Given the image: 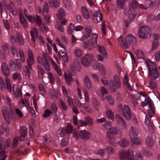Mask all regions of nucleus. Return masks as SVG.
I'll list each match as a JSON object with an SVG mask.
<instances>
[{"label":"nucleus","instance_id":"f257e3e1","mask_svg":"<svg viewBox=\"0 0 160 160\" xmlns=\"http://www.w3.org/2000/svg\"><path fill=\"white\" fill-rule=\"evenodd\" d=\"M118 43L125 48L128 47L131 44H134L137 42L136 38L132 34H128L124 38L120 36L118 39Z\"/></svg>","mask_w":160,"mask_h":160},{"label":"nucleus","instance_id":"f03ea898","mask_svg":"<svg viewBox=\"0 0 160 160\" xmlns=\"http://www.w3.org/2000/svg\"><path fill=\"white\" fill-rule=\"evenodd\" d=\"M118 135L120 137L122 136L120 130L116 127H112L109 128V131H107L106 134V137L108 138L109 143L114 146H116L117 143L115 142V138L112 136V134Z\"/></svg>","mask_w":160,"mask_h":160},{"label":"nucleus","instance_id":"7ed1b4c3","mask_svg":"<svg viewBox=\"0 0 160 160\" xmlns=\"http://www.w3.org/2000/svg\"><path fill=\"white\" fill-rule=\"evenodd\" d=\"M113 79L110 81L109 86L110 91L114 92L121 88V81L119 76L117 75L113 76Z\"/></svg>","mask_w":160,"mask_h":160},{"label":"nucleus","instance_id":"20e7f679","mask_svg":"<svg viewBox=\"0 0 160 160\" xmlns=\"http://www.w3.org/2000/svg\"><path fill=\"white\" fill-rule=\"evenodd\" d=\"M119 155L122 160H132V157L134 156V152L131 149L127 151L122 149L119 151Z\"/></svg>","mask_w":160,"mask_h":160},{"label":"nucleus","instance_id":"39448f33","mask_svg":"<svg viewBox=\"0 0 160 160\" xmlns=\"http://www.w3.org/2000/svg\"><path fill=\"white\" fill-rule=\"evenodd\" d=\"M93 61V55L91 53H88L82 58L81 62L82 65L86 67H88Z\"/></svg>","mask_w":160,"mask_h":160},{"label":"nucleus","instance_id":"423d86ee","mask_svg":"<svg viewBox=\"0 0 160 160\" xmlns=\"http://www.w3.org/2000/svg\"><path fill=\"white\" fill-rule=\"evenodd\" d=\"M150 28L146 26H143L140 28L138 30V36L140 38L142 39L147 38L150 36L151 34Z\"/></svg>","mask_w":160,"mask_h":160},{"label":"nucleus","instance_id":"0eeeda50","mask_svg":"<svg viewBox=\"0 0 160 160\" xmlns=\"http://www.w3.org/2000/svg\"><path fill=\"white\" fill-rule=\"evenodd\" d=\"M98 35L95 33H92V37L90 41H88L87 42H84L82 44V47L85 48H87L89 46L90 42L91 48H89V50H91L92 48L95 47L97 43V39Z\"/></svg>","mask_w":160,"mask_h":160},{"label":"nucleus","instance_id":"6e6552de","mask_svg":"<svg viewBox=\"0 0 160 160\" xmlns=\"http://www.w3.org/2000/svg\"><path fill=\"white\" fill-rule=\"evenodd\" d=\"M37 60L38 63L42 64L43 65L44 68L47 71H49L50 70L48 61L45 53H43L42 54V58H41L39 56H38Z\"/></svg>","mask_w":160,"mask_h":160},{"label":"nucleus","instance_id":"1a4fd4ad","mask_svg":"<svg viewBox=\"0 0 160 160\" xmlns=\"http://www.w3.org/2000/svg\"><path fill=\"white\" fill-rule=\"evenodd\" d=\"M92 17L95 23H99L102 20V15L98 9L94 10L92 12Z\"/></svg>","mask_w":160,"mask_h":160},{"label":"nucleus","instance_id":"9d476101","mask_svg":"<svg viewBox=\"0 0 160 160\" xmlns=\"http://www.w3.org/2000/svg\"><path fill=\"white\" fill-rule=\"evenodd\" d=\"M49 7L48 3L45 2L43 6V14L45 21L47 23L49 22L50 18L48 14Z\"/></svg>","mask_w":160,"mask_h":160},{"label":"nucleus","instance_id":"9b49d317","mask_svg":"<svg viewBox=\"0 0 160 160\" xmlns=\"http://www.w3.org/2000/svg\"><path fill=\"white\" fill-rule=\"evenodd\" d=\"M91 32V27L88 25H87L85 27V31L82 33V36L80 38V40L83 41L87 39L90 36Z\"/></svg>","mask_w":160,"mask_h":160},{"label":"nucleus","instance_id":"f8f14e48","mask_svg":"<svg viewBox=\"0 0 160 160\" xmlns=\"http://www.w3.org/2000/svg\"><path fill=\"white\" fill-rule=\"evenodd\" d=\"M2 112L5 120L9 124L10 122L11 117L8 108L6 106L3 107Z\"/></svg>","mask_w":160,"mask_h":160},{"label":"nucleus","instance_id":"ddd939ff","mask_svg":"<svg viewBox=\"0 0 160 160\" xmlns=\"http://www.w3.org/2000/svg\"><path fill=\"white\" fill-rule=\"evenodd\" d=\"M56 41L58 46L64 49L66 48V46L68 44V39L66 37H62L61 41L58 38H56Z\"/></svg>","mask_w":160,"mask_h":160},{"label":"nucleus","instance_id":"4468645a","mask_svg":"<svg viewBox=\"0 0 160 160\" xmlns=\"http://www.w3.org/2000/svg\"><path fill=\"white\" fill-rule=\"evenodd\" d=\"M83 18L88 20L91 17L90 13L88 8L85 6H82L80 9Z\"/></svg>","mask_w":160,"mask_h":160},{"label":"nucleus","instance_id":"2eb2a0df","mask_svg":"<svg viewBox=\"0 0 160 160\" xmlns=\"http://www.w3.org/2000/svg\"><path fill=\"white\" fill-rule=\"evenodd\" d=\"M29 59H27L28 66L30 69H32V65L34 63V56L32 51L31 49H29L28 51Z\"/></svg>","mask_w":160,"mask_h":160},{"label":"nucleus","instance_id":"dca6fc26","mask_svg":"<svg viewBox=\"0 0 160 160\" xmlns=\"http://www.w3.org/2000/svg\"><path fill=\"white\" fill-rule=\"evenodd\" d=\"M122 114L126 119L129 120L131 118V113L129 107L125 105L122 109Z\"/></svg>","mask_w":160,"mask_h":160},{"label":"nucleus","instance_id":"f3484780","mask_svg":"<svg viewBox=\"0 0 160 160\" xmlns=\"http://www.w3.org/2000/svg\"><path fill=\"white\" fill-rule=\"evenodd\" d=\"M100 92L101 93H99V91H97V94L100 97L101 99L103 101L105 100L106 98L104 96V94H108V92L106 88L104 87H102L100 88Z\"/></svg>","mask_w":160,"mask_h":160},{"label":"nucleus","instance_id":"a211bd4d","mask_svg":"<svg viewBox=\"0 0 160 160\" xmlns=\"http://www.w3.org/2000/svg\"><path fill=\"white\" fill-rule=\"evenodd\" d=\"M19 12L20 22L24 28H27L28 26V24L27 20L23 15L22 11L21 9H19Z\"/></svg>","mask_w":160,"mask_h":160},{"label":"nucleus","instance_id":"6ab92c4d","mask_svg":"<svg viewBox=\"0 0 160 160\" xmlns=\"http://www.w3.org/2000/svg\"><path fill=\"white\" fill-rule=\"evenodd\" d=\"M11 140L8 139L6 141L3 138L0 139V149H5L7 147H8L10 145Z\"/></svg>","mask_w":160,"mask_h":160},{"label":"nucleus","instance_id":"aec40b11","mask_svg":"<svg viewBox=\"0 0 160 160\" xmlns=\"http://www.w3.org/2000/svg\"><path fill=\"white\" fill-rule=\"evenodd\" d=\"M2 73L5 76H8L10 75V72L7 64L2 62L1 64Z\"/></svg>","mask_w":160,"mask_h":160},{"label":"nucleus","instance_id":"412c9836","mask_svg":"<svg viewBox=\"0 0 160 160\" xmlns=\"http://www.w3.org/2000/svg\"><path fill=\"white\" fill-rule=\"evenodd\" d=\"M125 13L126 15H128L129 19L132 20L134 18L136 12L133 9L130 10L128 8H127L125 9Z\"/></svg>","mask_w":160,"mask_h":160},{"label":"nucleus","instance_id":"4be33fe9","mask_svg":"<svg viewBox=\"0 0 160 160\" xmlns=\"http://www.w3.org/2000/svg\"><path fill=\"white\" fill-rule=\"evenodd\" d=\"M80 138L84 140L88 139L91 137V134L89 132L86 130L80 131Z\"/></svg>","mask_w":160,"mask_h":160},{"label":"nucleus","instance_id":"5701e85b","mask_svg":"<svg viewBox=\"0 0 160 160\" xmlns=\"http://www.w3.org/2000/svg\"><path fill=\"white\" fill-rule=\"evenodd\" d=\"M145 63L148 67L149 71L157 68L155 62H152L149 59H147Z\"/></svg>","mask_w":160,"mask_h":160},{"label":"nucleus","instance_id":"b1692460","mask_svg":"<svg viewBox=\"0 0 160 160\" xmlns=\"http://www.w3.org/2000/svg\"><path fill=\"white\" fill-rule=\"evenodd\" d=\"M149 77L152 80H155L159 76L157 68L149 71Z\"/></svg>","mask_w":160,"mask_h":160},{"label":"nucleus","instance_id":"393cba45","mask_svg":"<svg viewBox=\"0 0 160 160\" xmlns=\"http://www.w3.org/2000/svg\"><path fill=\"white\" fill-rule=\"evenodd\" d=\"M116 118L120 125L121 126V128L122 129H125L126 127V125L124 119L122 117L118 114L116 115Z\"/></svg>","mask_w":160,"mask_h":160},{"label":"nucleus","instance_id":"a878e982","mask_svg":"<svg viewBox=\"0 0 160 160\" xmlns=\"http://www.w3.org/2000/svg\"><path fill=\"white\" fill-rule=\"evenodd\" d=\"M139 133V130L136 127H132L129 130V136L132 137L137 136Z\"/></svg>","mask_w":160,"mask_h":160},{"label":"nucleus","instance_id":"bb28decb","mask_svg":"<svg viewBox=\"0 0 160 160\" xmlns=\"http://www.w3.org/2000/svg\"><path fill=\"white\" fill-rule=\"evenodd\" d=\"M80 67L79 62L77 59H74L72 62V66L71 67L72 70L74 71V70H79Z\"/></svg>","mask_w":160,"mask_h":160},{"label":"nucleus","instance_id":"cd10ccee","mask_svg":"<svg viewBox=\"0 0 160 160\" xmlns=\"http://www.w3.org/2000/svg\"><path fill=\"white\" fill-rule=\"evenodd\" d=\"M153 2L150 0H145L143 4H140L139 8L146 9L151 6Z\"/></svg>","mask_w":160,"mask_h":160},{"label":"nucleus","instance_id":"c85d7f7f","mask_svg":"<svg viewBox=\"0 0 160 160\" xmlns=\"http://www.w3.org/2000/svg\"><path fill=\"white\" fill-rule=\"evenodd\" d=\"M1 130L2 133L5 136L8 135L9 133V129L6 123L3 122L1 127Z\"/></svg>","mask_w":160,"mask_h":160},{"label":"nucleus","instance_id":"c756f323","mask_svg":"<svg viewBox=\"0 0 160 160\" xmlns=\"http://www.w3.org/2000/svg\"><path fill=\"white\" fill-rule=\"evenodd\" d=\"M49 60L51 61L55 70L57 72L58 75L60 76H61L62 74V73L60 68L56 64L55 62L52 59L50 58Z\"/></svg>","mask_w":160,"mask_h":160},{"label":"nucleus","instance_id":"7c9ffc66","mask_svg":"<svg viewBox=\"0 0 160 160\" xmlns=\"http://www.w3.org/2000/svg\"><path fill=\"white\" fill-rule=\"evenodd\" d=\"M31 35L32 41L35 43V38H38V32L36 28H34L31 31Z\"/></svg>","mask_w":160,"mask_h":160},{"label":"nucleus","instance_id":"2f4dec72","mask_svg":"<svg viewBox=\"0 0 160 160\" xmlns=\"http://www.w3.org/2000/svg\"><path fill=\"white\" fill-rule=\"evenodd\" d=\"M84 83L86 87L88 89H90L92 87V82L89 77L88 76L84 78Z\"/></svg>","mask_w":160,"mask_h":160},{"label":"nucleus","instance_id":"473e14b6","mask_svg":"<svg viewBox=\"0 0 160 160\" xmlns=\"http://www.w3.org/2000/svg\"><path fill=\"white\" fill-rule=\"evenodd\" d=\"M146 145L149 148H151L153 146L154 142L152 137L151 136H148L146 140Z\"/></svg>","mask_w":160,"mask_h":160},{"label":"nucleus","instance_id":"72a5a7b5","mask_svg":"<svg viewBox=\"0 0 160 160\" xmlns=\"http://www.w3.org/2000/svg\"><path fill=\"white\" fill-rule=\"evenodd\" d=\"M27 129L26 127L24 126L21 127L20 129V139L21 141L23 140L22 138L24 137L27 134Z\"/></svg>","mask_w":160,"mask_h":160},{"label":"nucleus","instance_id":"f704fd0d","mask_svg":"<svg viewBox=\"0 0 160 160\" xmlns=\"http://www.w3.org/2000/svg\"><path fill=\"white\" fill-rule=\"evenodd\" d=\"M48 2L50 7L57 8L60 6V2L58 0H49Z\"/></svg>","mask_w":160,"mask_h":160},{"label":"nucleus","instance_id":"c9c22d12","mask_svg":"<svg viewBox=\"0 0 160 160\" xmlns=\"http://www.w3.org/2000/svg\"><path fill=\"white\" fill-rule=\"evenodd\" d=\"M137 57L139 58L144 60L145 59V54L144 52L141 49H138L137 50L136 52Z\"/></svg>","mask_w":160,"mask_h":160},{"label":"nucleus","instance_id":"e433bc0d","mask_svg":"<svg viewBox=\"0 0 160 160\" xmlns=\"http://www.w3.org/2000/svg\"><path fill=\"white\" fill-rule=\"evenodd\" d=\"M75 29L74 25L72 23H70L67 28V33L69 35H71Z\"/></svg>","mask_w":160,"mask_h":160},{"label":"nucleus","instance_id":"4c0bfd02","mask_svg":"<svg viewBox=\"0 0 160 160\" xmlns=\"http://www.w3.org/2000/svg\"><path fill=\"white\" fill-rule=\"evenodd\" d=\"M12 78L14 80H16L18 79L19 81V82H22V78L20 74L17 72H15L12 75Z\"/></svg>","mask_w":160,"mask_h":160},{"label":"nucleus","instance_id":"58836bf2","mask_svg":"<svg viewBox=\"0 0 160 160\" xmlns=\"http://www.w3.org/2000/svg\"><path fill=\"white\" fill-rule=\"evenodd\" d=\"M64 77L66 83L69 85H70L71 82L73 81L71 74L69 73L68 75L67 73L65 72L64 73Z\"/></svg>","mask_w":160,"mask_h":160},{"label":"nucleus","instance_id":"ea45409f","mask_svg":"<svg viewBox=\"0 0 160 160\" xmlns=\"http://www.w3.org/2000/svg\"><path fill=\"white\" fill-rule=\"evenodd\" d=\"M140 4L138 3L135 0H132V1L129 4V8L130 10H131L136 8L138 6L139 7Z\"/></svg>","mask_w":160,"mask_h":160},{"label":"nucleus","instance_id":"a19ab883","mask_svg":"<svg viewBox=\"0 0 160 160\" xmlns=\"http://www.w3.org/2000/svg\"><path fill=\"white\" fill-rule=\"evenodd\" d=\"M129 143V141L124 138L122 139L118 143L119 145L123 148H125L128 146Z\"/></svg>","mask_w":160,"mask_h":160},{"label":"nucleus","instance_id":"79ce46f5","mask_svg":"<svg viewBox=\"0 0 160 160\" xmlns=\"http://www.w3.org/2000/svg\"><path fill=\"white\" fill-rule=\"evenodd\" d=\"M142 104L143 107L147 105H148L149 107L152 106V100L148 97L145 98L144 102H142Z\"/></svg>","mask_w":160,"mask_h":160},{"label":"nucleus","instance_id":"37998d69","mask_svg":"<svg viewBox=\"0 0 160 160\" xmlns=\"http://www.w3.org/2000/svg\"><path fill=\"white\" fill-rule=\"evenodd\" d=\"M59 53L64 62H67L68 61V58L67 54L62 50L59 51Z\"/></svg>","mask_w":160,"mask_h":160},{"label":"nucleus","instance_id":"c03bdc74","mask_svg":"<svg viewBox=\"0 0 160 160\" xmlns=\"http://www.w3.org/2000/svg\"><path fill=\"white\" fill-rule=\"evenodd\" d=\"M5 81L7 90L9 92H11L12 90V88L10 79L8 78L7 77L5 78Z\"/></svg>","mask_w":160,"mask_h":160},{"label":"nucleus","instance_id":"a18cd8bd","mask_svg":"<svg viewBox=\"0 0 160 160\" xmlns=\"http://www.w3.org/2000/svg\"><path fill=\"white\" fill-rule=\"evenodd\" d=\"M66 133L65 128H61L57 132V136L58 137H62L64 136Z\"/></svg>","mask_w":160,"mask_h":160},{"label":"nucleus","instance_id":"49530a36","mask_svg":"<svg viewBox=\"0 0 160 160\" xmlns=\"http://www.w3.org/2000/svg\"><path fill=\"white\" fill-rule=\"evenodd\" d=\"M82 107L88 113H91L92 112V108H91L90 105L87 103H84L82 106Z\"/></svg>","mask_w":160,"mask_h":160},{"label":"nucleus","instance_id":"de8ad7c7","mask_svg":"<svg viewBox=\"0 0 160 160\" xmlns=\"http://www.w3.org/2000/svg\"><path fill=\"white\" fill-rule=\"evenodd\" d=\"M107 117L109 119L113 120L114 119V115L112 111L110 110H108L106 111Z\"/></svg>","mask_w":160,"mask_h":160},{"label":"nucleus","instance_id":"09e8293b","mask_svg":"<svg viewBox=\"0 0 160 160\" xmlns=\"http://www.w3.org/2000/svg\"><path fill=\"white\" fill-rule=\"evenodd\" d=\"M98 48L99 52L103 55V57L106 58L107 53L104 48L102 46H98Z\"/></svg>","mask_w":160,"mask_h":160},{"label":"nucleus","instance_id":"8fccbe9b","mask_svg":"<svg viewBox=\"0 0 160 160\" xmlns=\"http://www.w3.org/2000/svg\"><path fill=\"white\" fill-rule=\"evenodd\" d=\"M131 141L133 144L137 145H140L142 143V141L141 140L137 137L134 138H131Z\"/></svg>","mask_w":160,"mask_h":160},{"label":"nucleus","instance_id":"3c124183","mask_svg":"<svg viewBox=\"0 0 160 160\" xmlns=\"http://www.w3.org/2000/svg\"><path fill=\"white\" fill-rule=\"evenodd\" d=\"M123 82L124 84L126 85L127 88L129 90H131L132 88L130 85L129 83L128 82V76L125 75L124 77V78L123 80Z\"/></svg>","mask_w":160,"mask_h":160},{"label":"nucleus","instance_id":"603ef678","mask_svg":"<svg viewBox=\"0 0 160 160\" xmlns=\"http://www.w3.org/2000/svg\"><path fill=\"white\" fill-rule=\"evenodd\" d=\"M65 8L68 10H70L72 8L71 3L68 0H62Z\"/></svg>","mask_w":160,"mask_h":160},{"label":"nucleus","instance_id":"864d4df0","mask_svg":"<svg viewBox=\"0 0 160 160\" xmlns=\"http://www.w3.org/2000/svg\"><path fill=\"white\" fill-rule=\"evenodd\" d=\"M6 89L5 82L2 77L0 76V89L2 91H4Z\"/></svg>","mask_w":160,"mask_h":160},{"label":"nucleus","instance_id":"5fc2aeb1","mask_svg":"<svg viewBox=\"0 0 160 160\" xmlns=\"http://www.w3.org/2000/svg\"><path fill=\"white\" fill-rule=\"evenodd\" d=\"M17 39L19 43L21 45H23L24 44L23 38L22 36L19 33L16 34Z\"/></svg>","mask_w":160,"mask_h":160},{"label":"nucleus","instance_id":"6e6d98bb","mask_svg":"<svg viewBox=\"0 0 160 160\" xmlns=\"http://www.w3.org/2000/svg\"><path fill=\"white\" fill-rule=\"evenodd\" d=\"M132 158V160H142L143 159L142 155L139 152L136 153Z\"/></svg>","mask_w":160,"mask_h":160},{"label":"nucleus","instance_id":"4d7b16f0","mask_svg":"<svg viewBox=\"0 0 160 160\" xmlns=\"http://www.w3.org/2000/svg\"><path fill=\"white\" fill-rule=\"evenodd\" d=\"M92 103L93 108L97 111L99 109V105L98 102L95 98H93L92 99Z\"/></svg>","mask_w":160,"mask_h":160},{"label":"nucleus","instance_id":"13d9d810","mask_svg":"<svg viewBox=\"0 0 160 160\" xmlns=\"http://www.w3.org/2000/svg\"><path fill=\"white\" fill-rule=\"evenodd\" d=\"M13 91L17 97L20 96L22 95V91L21 89L19 88H15L14 86L13 87Z\"/></svg>","mask_w":160,"mask_h":160},{"label":"nucleus","instance_id":"bf43d9fd","mask_svg":"<svg viewBox=\"0 0 160 160\" xmlns=\"http://www.w3.org/2000/svg\"><path fill=\"white\" fill-rule=\"evenodd\" d=\"M2 49L3 52L6 54H8L9 52V48L8 43L3 44L2 46Z\"/></svg>","mask_w":160,"mask_h":160},{"label":"nucleus","instance_id":"052dcab7","mask_svg":"<svg viewBox=\"0 0 160 160\" xmlns=\"http://www.w3.org/2000/svg\"><path fill=\"white\" fill-rule=\"evenodd\" d=\"M61 113H60L58 114L57 113L54 114V117L53 118L54 121L56 123H58L61 120L60 115Z\"/></svg>","mask_w":160,"mask_h":160},{"label":"nucleus","instance_id":"680f3d73","mask_svg":"<svg viewBox=\"0 0 160 160\" xmlns=\"http://www.w3.org/2000/svg\"><path fill=\"white\" fill-rule=\"evenodd\" d=\"M58 18L64 17L66 15L65 10L62 8H60L58 10Z\"/></svg>","mask_w":160,"mask_h":160},{"label":"nucleus","instance_id":"e2e57ef3","mask_svg":"<svg viewBox=\"0 0 160 160\" xmlns=\"http://www.w3.org/2000/svg\"><path fill=\"white\" fill-rule=\"evenodd\" d=\"M85 120L88 125L91 126L92 125L93 122V120L90 117H86L85 118Z\"/></svg>","mask_w":160,"mask_h":160},{"label":"nucleus","instance_id":"0e129e2a","mask_svg":"<svg viewBox=\"0 0 160 160\" xmlns=\"http://www.w3.org/2000/svg\"><path fill=\"white\" fill-rule=\"evenodd\" d=\"M38 88L41 94L42 95H45L46 94V91L43 85L41 84H39Z\"/></svg>","mask_w":160,"mask_h":160},{"label":"nucleus","instance_id":"69168bd1","mask_svg":"<svg viewBox=\"0 0 160 160\" xmlns=\"http://www.w3.org/2000/svg\"><path fill=\"white\" fill-rule=\"evenodd\" d=\"M107 154L109 155L113 154L115 152L114 149L111 146L108 147L107 148Z\"/></svg>","mask_w":160,"mask_h":160},{"label":"nucleus","instance_id":"338daca9","mask_svg":"<svg viewBox=\"0 0 160 160\" xmlns=\"http://www.w3.org/2000/svg\"><path fill=\"white\" fill-rule=\"evenodd\" d=\"M66 130V133H67L69 134H71L72 132V127L70 124H68L66 127L65 129Z\"/></svg>","mask_w":160,"mask_h":160},{"label":"nucleus","instance_id":"774afa93","mask_svg":"<svg viewBox=\"0 0 160 160\" xmlns=\"http://www.w3.org/2000/svg\"><path fill=\"white\" fill-rule=\"evenodd\" d=\"M11 52L14 57H17L18 56V53L16 48L14 47L11 48Z\"/></svg>","mask_w":160,"mask_h":160}]
</instances>
